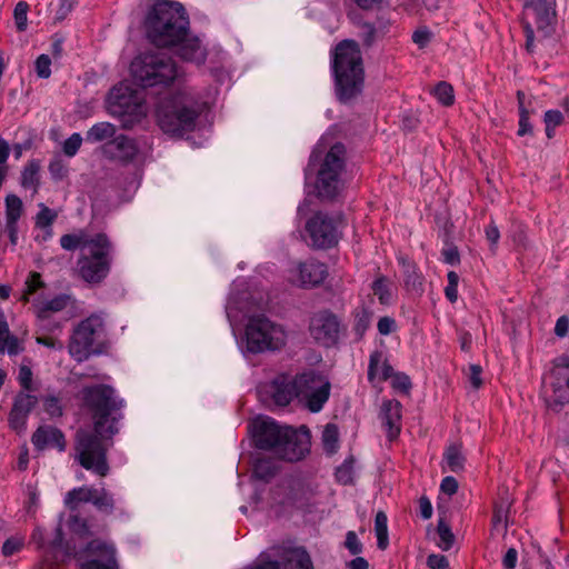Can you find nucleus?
Segmentation results:
<instances>
[{
	"instance_id": "obj_15",
	"label": "nucleus",
	"mask_w": 569,
	"mask_h": 569,
	"mask_svg": "<svg viewBox=\"0 0 569 569\" xmlns=\"http://www.w3.org/2000/svg\"><path fill=\"white\" fill-rule=\"evenodd\" d=\"M328 276L327 267L316 260L297 262L288 269V281L300 288H313L321 284Z\"/></svg>"
},
{
	"instance_id": "obj_44",
	"label": "nucleus",
	"mask_w": 569,
	"mask_h": 569,
	"mask_svg": "<svg viewBox=\"0 0 569 569\" xmlns=\"http://www.w3.org/2000/svg\"><path fill=\"white\" fill-rule=\"evenodd\" d=\"M373 293L379 298L381 303H388L391 299L390 286L386 279L379 278L372 284Z\"/></svg>"
},
{
	"instance_id": "obj_59",
	"label": "nucleus",
	"mask_w": 569,
	"mask_h": 569,
	"mask_svg": "<svg viewBox=\"0 0 569 569\" xmlns=\"http://www.w3.org/2000/svg\"><path fill=\"white\" fill-rule=\"evenodd\" d=\"M370 323V317L366 311L357 313L355 330L359 336H362L368 329Z\"/></svg>"
},
{
	"instance_id": "obj_26",
	"label": "nucleus",
	"mask_w": 569,
	"mask_h": 569,
	"mask_svg": "<svg viewBox=\"0 0 569 569\" xmlns=\"http://www.w3.org/2000/svg\"><path fill=\"white\" fill-rule=\"evenodd\" d=\"M23 350L19 339L11 335L7 320L0 318V353L8 352L10 356H16Z\"/></svg>"
},
{
	"instance_id": "obj_3",
	"label": "nucleus",
	"mask_w": 569,
	"mask_h": 569,
	"mask_svg": "<svg viewBox=\"0 0 569 569\" xmlns=\"http://www.w3.org/2000/svg\"><path fill=\"white\" fill-rule=\"evenodd\" d=\"M332 68L340 101L348 102L359 96L365 83L361 51L357 42L343 40L335 49Z\"/></svg>"
},
{
	"instance_id": "obj_4",
	"label": "nucleus",
	"mask_w": 569,
	"mask_h": 569,
	"mask_svg": "<svg viewBox=\"0 0 569 569\" xmlns=\"http://www.w3.org/2000/svg\"><path fill=\"white\" fill-rule=\"evenodd\" d=\"M193 98L178 92L162 99L157 109V120L163 132L181 136L193 130L199 116Z\"/></svg>"
},
{
	"instance_id": "obj_11",
	"label": "nucleus",
	"mask_w": 569,
	"mask_h": 569,
	"mask_svg": "<svg viewBox=\"0 0 569 569\" xmlns=\"http://www.w3.org/2000/svg\"><path fill=\"white\" fill-rule=\"evenodd\" d=\"M345 168V148L342 144H335L327 152L318 171L316 188L322 198H333L342 183L340 174Z\"/></svg>"
},
{
	"instance_id": "obj_46",
	"label": "nucleus",
	"mask_w": 569,
	"mask_h": 569,
	"mask_svg": "<svg viewBox=\"0 0 569 569\" xmlns=\"http://www.w3.org/2000/svg\"><path fill=\"white\" fill-rule=\"evenodd\" d=\"M43 287L41 276L38 272H31L26 281V290L23 292V301L29 300V296L33 295L38 289Z\"/></svg>"
},
{
	"instance_id": "obj_9",
	"label": "nucleus",
	"mask_w": 569,
	"mask_h": 569,
	"mask_svg": "<svg viewBox=\"0 0 569 569\" xmlns=\"http://www.w3.org/2000/svg\"><path fill=\"white\" fill-rule=\"evenodd\" d=\"M110 112L121 118L124 128H132L147 116V107L140 92L126 84L114 87L108 98Z\"/></svg>"
},
{
	"instance_id": "obj_29",
	"label": "nucleus",
	"mask_w": 569,
	"mask_h": 569,
	"mask_svg": "<svg viewBox=\"0 0 569 569\" xmlns=\"http://www.w3.org/2000/svg\"><path fill=\"white\" fill-rule=\"evenodd\" d=\"M23 204L21 199L16 194H8L6 197V220L7 227L14 233V226L22 216Z\"/></svg>"
},
{
	"instance_id": "obj_2",
	"label": "nucleus",
	"mask_w": 569,
	"mask_h": 569,
	"mask_svg": "<svg viewBox=\"0 0 569 569\" xmlns=\"http://www.w3.org/2000/svg\"><path fill=\"white\" fill-rule=\"evenodd\" d=\"M149 39L158 47H174L177 54L197 64L207 59L198 37L188 36L189 18L181 2H154L146 18Z\"/></svg>"
},
{
	"instance_id": "obj_63",
	"label": "nucleus",
	"mask_w": 569,
	"mask_h": 569,
	"mask_svg": "<svg viewBox=\"0 0 569 569\" xmlns=\"http://www.w3.org/2000/svg\"><path fill=\"white\" fill-rule=\"evenodd\" d=\"M22 542L18 539H8L2 546L4 556H12L21 549Z\"/></svg>"
},
{
	"instance_id": "obj_37",
	"label": "nucleus",
	"mask_w": 569,
	"mask_h": 569,
	"mask_svg": "<svg viewBox=\"0 0 569 569\" xmlns=\"http://www.w3.org/2000/svg\"><path fill=\"white\" fill-rule=\"evenodd\" d=\"M274 463L268 458H258L253 465V475L261 480H269L276 473Z\"/></svg>"
},
{
	"instance_id": "obj_32",
	"label": "nucleus",
	"mask_w": 569,
	"mask_h": 569,
	"mask_svg": "<svg viewBox=\"0 0 569 569\" xmlns=\"http://www.w3.org/2000/svg\"><path fill=\"white\" fill-rule=\"evenodd\" d=\"M92 505L104 513H112L116 509V500L113 495L104 488L96 489L92 499Z\"/></svg>"
},
{
	"instance_id": "obj_62",
	"label": "nucleus",
	"mask_w": 569,
	"mask_h": 569,
	"mask_svg": "<svg viewBox=\"0 0 569 569\" xmlns=\"http://www.w3.org/2000/svg\"><path fill=\"white\" fill-rule=\"evenodd\" d=\"M485 232H486V238L490 242L491 247H496L499 241V238H500V232H499L498 227L493 222H490L487 226Z\"/></svg>"
},
{
	"instance_id": "obj_22",
	"label": "nucleus",
	"mask_w": 569,
	"mask_h": 569,
	"mask_svg": "<svg viewBox=\"0 0 569 569\" xmlns=\"http://www.w3.org/2000/svg\"><path fill=\"white\" fill-rule=\"evenodd\" d=\"M382 425L386 427L390 440L398 437L401 429V403L397 400L382 402L380 413Z\"/></svg>"
},
{
	"instance_id": "obj_47",
	"label": "nucleus",
	"mask_w": 569,
	"mask_h": 569,
	"mask_svg": "<svg viewBox=\"0 0 569 569\" xmlns=\"http://www.w3.org/2000/svg\"><path fill=\"white\" fill-rule=\"evenodd\" d=\"M447 278L448 284L445 288V295L450 302H456L458 299L459 276L455 271H449Z\"/></svg>"
},
{
	"instance_id": "obj_33",
	"label": "nucleus",
	"mask_w": 569,
	"mask_h": 569,
	"mask_svg": "<svg viewBox=\"0 0 569 569\" xmlns=\"http://www.w3.org/2000/svg\"><path fill=\"white\" fill-rule=\"evenodd\" d=\"M116 133V127L109 122H99L92 126L86 136V139L90 142H100L110 139Z\"/></svg>"
},
{
	"instance_id": "obj_23",
	"label": "nucleus",
	"mask_w": 569,
	"mask_h": 569,
	"mask_svg": "<svg viewBox=\"0 0 569 569\" xmlns=\"http://www.w3.org/2000/svg\"><path fill=\"white\" fill-rule=\"evenodd\" d=\"M32 443L39 450L46 448H57L59 451L66 449V439L63 433L53 427H40L32 436Z\"/></svg>"
},
{
	"instance_id": "obj_18",
	"label": "nucleus",
	"mask_w": 569,
	"mask_h": 569,
	"mask_svg": "<svg viewBox=\"0 0 569 569\" xmlns=\"http://www.w3.org/2000/svg\"><path fill=\"white\" fill-rule=\"evenodd\" d=\"M522 16L527 23H535L539 31L548 34L556 22L555 2H525Z\"/></svg>"
},
{
	"instance_id": "obj_14",
	"label": "nucleus",
	"mask_w": 569,
	"mask_h": 569,
	"mask_svg": "<svg viewBox=\"0 0 569 569\" xmlns=\"http://www.w3.org/2000/svg\"><path fill=\"white\" fill-rule=\"evenodd\" d=\"M340 322L335 313L329 310H319L311 315L309 320V333L316 342L325 347L335 346L338 342Z\"/></svg>"
},
{
	"instance_id": "obj_1",
	"label": "nucleus",
	"mask_w": 569,
	"mask_h": 569,
	"mask_svg": "<svg viewBox=\"0 0 569 569\" xmlns=\"http://www.w3.org/2000/svg\"><path fill=\"white\" fill-rule=\"evenodd\" d=\"M81 398L91 416L92 428H81L76 432L73 458L83 469L104 478L110 471L107 453L119 432L123 401L108 385L84 387Z\"/></svg>"
},
{
	"instance_id": "obj_60",
	"label": "nucleus",
	"mask_w": 569,
	"mask_h": 569,
	"mask_svg": "<svg viewBox=\"0 0 569 569\" xmlns=\"http://www.w3.org/2000/svg\"><path fill=\"white\" fill-rule=\"evenodd\" d=\"M481 372V367L478 365L469 367V381L475 389H479L482 386Z\"/></svg>"
},
{
	"instance_id": "obj_58",
	"label": "nucleus",
	"mask_w": 569,
	"mask_h": 569,
	"mask_svg": "<svg viewBox=\"0 0 569 569\" xmlns=\"http://www.w3.org/2000/svg\"><path fill=\"white\" fill-rule=\"evenodd\" d=\"M378 331L382 336L390 335L396 329V321L390 317H382L378 321Z\"/></svg>"
},
{
	"instance_id": "obj_21",
	"label": "nucleus",
	"mask_w": 569,
	"mask_h": 569,
	"mask_svg": "<svg viewBox=\"0 0 569 569\" xmlns=\"http://www.w3.org/2000/svg\"><path fill=\"white\" fill-rule=\"evenodd\" d=\"M103 152L113 159L127 162L136 158L138 147L132 139L119 136L103 146Z\"/></svg>"
},
{
	"instance_id": "obj_28",
	"label": "nucleus",
	"mask_w": 569,
	"mask_h": 569,
	"mask_svg": "<svg viewBox=\"0 0 569 569\" xmlns=\"http://www.w3.org/2000/svg\"><path fill=\"white\" fill-rule=\"evenodd\" d=\"M271 395L277 406L284 407L296 397L293 380L291 382L274 381L271 386Z\"/></svg>"
},
{
	"instance_id": "obj_38",
	"label": "nucleus",
	"mask_w": 569,
	"mask_h": 569,
	"mask_svg": "<svg viewBox=\"0 0 569 569\" xmlns=\"http://www.w3.org/2000/svg\"><path fill=\"white\" fill-rule=\"evenodd\" d=\"M517 99H518L519 112H520L518 134L525 136V134L531 132V126L529 123V114L530 113L526 107V103H525L526 96L522 91L517 92Z\"/></svg>"
},
{
	"instance_id": "obj_43",
	"label": "nucleus",
	"mask_w": 569,
	"mask_h": 569,
	"mask_svg": "<svg viewBox=\"0 0 569 569\" xmlns=\"http://www.w3.org/2000/svg\"><path fill=\"white\" fill-rule=\"evenodd\" d=\"M563 120L559 110H549L545 113L546 133L548 138H552L553 129L561 124Z\"/></svg>"
},
{
	"instance_id": "obj_20",
	"label": "nucleus",
	"mask_w": 569,
	"mask_h": 569,
	"mask_svg": "<svg viewBox=\"0 0 569 569\" xmlns=\"http://www.w3.org/2000/svg\"><path fill=\"white\" fill-rule=\"evenodd\" d=\"M555 401L569 402V358L560 357L551 371Z\"/></svg>"
},
{
	"instance_id": "obj_52",
	"label": "nucleus",
	"mask_w": 569,
	"mask_h": 569,
	"mask_svg": "<svg viewBox=\"0 0 569 569\" xmlns=\"http://www.w3.org/2000/svg\"><path fill=\"white\" fill-rule=\"evenodd\" d=\"M27 12H28V4L27 2H18L14 8V21L17 29L19 31H24L27 29Z\"/></svg>"
},
{
	"instance_id": "obj_34",
	"label": "nucleus",
	"mask_w": 569,
	"mask_h": 569,
	"mask_svg": "<svg viewBox=\"0 0 569 569\" xmlns=\"http://www.w3.org/2000/svg\"><path fill=\"white\" fill-rule=\"evenodd\" d=\"M445 461L452 472L461 471L465 466V457L461 452V447L459 445L449 446L445 452Z\"/></svg>"
},
{
	"instance_id": "obj_57",
	"label": "nucleus",
	"mask_w": 569,
	"mask_h": 569,
	"mask_svg": "<svg viewBox=\"0 0 569 569\" xmlns=\"http://www.w3.org/2000/svg\"><path fill=\"white\" fill-rule=\"evenodd\" d=\"M427 565L431 569H450L448 559L442 555H430L427 559Z\"/></svg>"
},
{
	"instance_id": "obj_16",
	"label": "nucleus",
	"mask_w": 569,
	"mask_h": 569,
	"mask_svg": "<svg viewBox=\"0 0 569 569\" xmlns=\"http://www.w3.org/2000/svg\"><path fill=\"white\" fill-rule=\"evenodd\" d=\"M309 445L310 440L307 429L293 430L287 427L276 455L287 461H298L308 453Z\"/></svg>"
},
{
	"instance_id": "obj_8",
	"label": "nucleus",
	"mask_w": 569,
	"mask_h": 569,
	"mask_svg": "<svg viewBox=\"0 0 569 569\" xmlns=\"http://www.w3.org/2000/svg\"><path fill=\"white\" fill-rule=\"evenodd\" d=\"M287 338L283 326L264 316L250 318L246 327L247 348L254 353L279 350L286 346Z\"/></svg>"
},
{
	"instance_id": "obj_54",
	"label": "nucleus",
	"mask_w": 569,
	"mask_h": 569,
	"mask_svg": "<svg viewBox=\"0 0 569 569\" xmlns=\"http://www.w3.org/2000/svg\"><path fill=\"white\" fill-rule=\"evenodd\" d=\"M18 380L24 390H27V391L33 390V388H32V371L28 366H24V365L20 366Z\"/></svg>"
},
{
	"instance_id": "obj_48",
	"label": "nucleus",
	"mask_w": 569,
	"mask_h": 569,
	"mask_svg": "<svg viewBox=\"0 0 569 569\" xmlns=\"http://www.w3.org/2000/svg\"><path fill=\"white\" fill-rule=\"evenodd\" d=\"M57 214L44 204H40V211L36 217V224L40 228H48L52 224Z\"/></svg>"
},
{
	"instance_id": "obj_45",
	"label": "nucleus",
	"mask_w": 569,
	"mask_h": 569,
	"mask_svg": "<svg viewBox=\"0 0 569 569\" xmlns=\"http://www.w3.org/2000/svg\"><path fill=\"white\" fill-rule=\"evenodd\" d=\"M69 529L79 537H89L91 535L89 525L79 516H72L69 520Z\"/></svg>"
},
{
	"instance_id": "obj_64",
	"label": "nucleus",
	"mask_w": 569,
	"mask_h": 569,
	"mask_svg": "<svg viewBox=\"0 0 569 569\" xmlns=\"http://www.w3.org/2000/svg\"><path fill=\"white\" fill-rule=\"evenodd\" d=\"M443 261L449 264H458L460 261L459 252L455 247H449L442 250Z\"/></svg>"
},
{
	"instance_id": "obj_56",
	"label": "nucleus",
	"mask_w": 569,
	"mask_h": 569,
	"mask_svg": "<svg viewBox=\"0 0 569 569\" xmlns=\"http://www.w3.org/2000/svg\"><path fill=\"white\" fill-rule=\"evenodd\" d=\"M346 547L352 555H358L362 550V545L360 543L357 535L353 531H348L346 536Z\"/></svg>"
},
{
	"instance_id": "obj_61",
	"label": "nucleus",
	"mask_w": 569,
	"mask_h": 569,
	"mask_svg": "<svg viewBox=\"0 0 569 569\" xmlns=\"http://www.w3.org/2000/svg\"><path fill=\"white\" fill-rule=\"evenodd\" d=\"M440 489L442 492L447 493L448 496H452L458 490V482L453 477H446L442 479Z\"/></svg>"
},
{
	"instance_id": "obj_10",
	"label": "nucleus",
	"mask_w": 569,
	"mask_h": 569,
	"mask_svg": "<svg viewBox=\"0 0 569 569\" xmlns=\"http://www.w3.org/2000/svg\"><path fill=\"white\" fill-rule=\"evenodd\" d=\"M296 397L312 412H318L329 399L330 382L321 373L303 372L293 379Z\"/></svg>"
},
{
	"instance_id": "obj_27",
	"label": "nucleus",
	"mask_w": 569,
	"mask_h": 569,
	"mask_svg": "<svg viewBox=\"0 0 569 569\" xmlns=\"http://www.w3.org/2000/svg\"><path fill=\"white\" fill-rule=\"evenodd\" d=\"M92 236L88 234L84 230H78L74 233L63 234L60 238V246L68 251L81 248V252L90 247Z\"/></svg>"
},
{
	"instance_id": "obj_25",
	"label": "nucleus",
	"mask_w": 569,
	"mask_h": 569,
	"mask_svg": "<svg viewBox=\"0 0 569 569\" xmlns=\"http://www.w3.org/2000/svg\"><path fill=\"white\" fill-rule=\"evenodd\" d=\"M69 301V297L66 295L57 296L52 299L47 300H34L33 309L34 313L40 320L49 319L53 313L63 310Z\"/></svg>"
},
{
	"instance_id": "obj_55",
	"label": "nucleus",
	"mask_w": 569,
	"mask_h": 569,
	"mask_svg": "<svg viewBox=\"0 0 569 569\" xmlns=\"http://www.w3.org/2000/svg\"><path fill=\"white\" fill-rule=\"evenodd\" d=\"M431 39V33L426 28L416 30L412 34V41L419 47L425 48Z\"/></svg>"
},
{
	"instance_id": "obj_7",
	"label": "nucleus",
	"mask_w": 569,
	"mask_h": 569,
	"mask_svg": "<svg viewBox=\"0 0 569 569\" xmlns=\"http://www.w3.org/2000/svg\"><path fill=\"white\" fill-rule=\"evenodd\" d=\"M133 79L143 87L169 83L178 77L173 60L163 53H143L131 62Z\"/></svg>"
},
{
	"instance_id": "obj_30",
	"label": "nucleus",
	"mask_w": 569,
	"mask_h": 569,
	"mask_svg": "<svg viewBox=\"0 0 569 569\" xmlns=\"http://www.w3.org/2000/svg\"><path fill=\"white\" fill-rule=\"evenodd\" d=\"M21 186L38 192L40 186V163L37 160L28 161L21 172Z\"/></svg>"
},
{
	"instance_id": "obj_39",
	"label": "nucleus",
	"mask_w": 569,
	"mask_h": 569,
	"mask_svg": "<svg viewBox=\"0 0 569 569\" xmlns=\"http://www.w3.org/2000/svg\"><path fill=\"white\" fill-rule=\"evenodd\" d=\"M432 93L437 100L446 107L452 106L455 102L453 88L446 81L439 82L432 90Z\"/></svg>"
},
{
	"instance_id": "obj_53",
	"label": "nucleus",
	"mask_w": 569,
	"mask_h": 569,
	"mask_svg": "<svg viewBox=\"0 0 569 569\" xmlns=\"http://www.w3.org/2000/svg\"><path fill=\"white\" fill-rule=\"evenodd\" d=\"M82 143V137L80 133L71 134L63 143V152L68 157H73Z\"/></svg>"
},
{
	"instance_id": "obj_31",
	"label": "nucleus",
	"mask_w": 569,
	"mask_h": 569,
	"mask_svg": "<svg viewBox=\"0 0 569 569\" xmlns=\"http://www.w3.org/2000/svg\"><path fill=\"white\" fill-rule=\"evenodd\" d=\"M94 495V488L82 486L79 488H74L67 492L64 497V505L70 510H76L81 502H91Z\"/></svg>"
},
{
	"instance_id": "obj_17",
	"label": "nucleus",
	"mask_w": 569,
	"mask_h": 569,
	"mask_svg": "<svg viewBox=\"0 0 569 569\" xmlns=\"http://www.w3.org/2000/svg\"><path fill=\"white\" fill-rule=\"evenodd\" d=\"M86 552L90 557H97V559L83 562L81 569H118L116 548L112 542L102 539H93L88 543Z\"/></svg>"
},
{
	"instance_id": "obj_40",
	"label": "nucleus",
	"mask_w": 569,
	"mask_h": 569,
	"mask_svg": "<svg viewBox=\"0 0 569 569\" xmlns=\"http://www.w3.org/2000/svg\"><path fill=\"white\" fill-rule=\"evenodd\" d=\"M437 531L439 536L437 546L445 551L449 550L455 542V536L451 532L450 527L442 519H440L438 522Z\"/></svg>"
},
{
	"instance_id": "obj_50",
	"label": "nucleus",
	"mask_w": 569,
	"mask_h": 569,
	"mask_svg": "<svg viewBox=\"0 0 569 569\" xmlns=\"http://www.w3.org/2000/svg\"><path fill=\"white\" fill-rule=\"evenodd\" d=\"M389 379L391 380L392 388H395L401 392H405V393L409 392V390L411 388V382L407 375L400 373V372H393V370H392L391 377H389Z\"/></svg>"
},
{
	"instance_id": "obj_19",
	"label": "nucleus",
	"mask_w": 569,
	"mask_h": 569,
	"mask_svg": "<svg viewBox=\"0 0 569 569\" xmlns=\"http://www.w3.org/2000/svg\"><path fill=\"white\" fill-rule=\"evenodd\" d=\"M286 426H279L271 419H258L253 422V438L258 448L277 451Z\"/></svg>"
},
{
	"instance_id": "obj_36",
	"label": "nucleus",
	"mask_w": 569,
	"mask_h": 569,
	"mask_svg": "<svg viewBox=\"0 0 569 569\" xmlns=\"http://www.w3.org/2000/svg\"><path fill=\"white\" fill-rule=\"evenodd\" d=\"M375 531L378 548L385 550L388 547V518L383 511H379L375 518Z\"/></svg>"
},
{
	"instance_id": "obj_5",
	"label": "nucleus",
	"mask_w": 569,
	"mask_h": 569,
	"mask_svg": "<svg viewBox=\"0 0 569 569\" xmlns=\"http://www.w3.org/2000/svg\"><path fill=\"white\" fill-rule=\"evenodd\" d=\"M113 247L107 234L94 233L90 247L77 261L79 277L90 283H101L109 274L112 264Z\"/></svg>"
},
{
	"instance_id": "obj_41",
	"label": "nucleus",
	"mask_w": 569,
	"mask_h": 569,
	"mask_svg": "<svg viewBox=\"0 0 569 569\" xmlns=\"http://www.w3.org/2000/svg\"><path fill=\"white\" fill-rule=\"evenodd\" d=\"M42 405L44 411L51 418H60L63 415V407L61 403V398L53 395H48L42 398Z\"/></svg>"
},
{
	"instance_id": "obj_13",
	"label": "nucleus",
	"mask_w": 569,
	"mask_h": 569,
	"mask_svg": "<svg viewBox=\"0 0 569 569\" xmlns=\"http://www.w3.org/2000/svg\"><path fill=\"white\" fill-rule=\"evenodd\" d=\"M306 230L312 246L317 248H331L338 243L341 237L340 222L323 213H316L311 217L306 224Z\"/></svg>"
},
{
	"instance_id": "obj_35",
	"label": "nucleus",
	"mask_w": 569,
	"mask_h": 569,
	"mask_svg": "<svg viewBox=\"0 0 569 569\" xmlns=\"http://www.w3.org/2000/svg\"><path fill=\"white\" fill-rule=\"evenodd\" d=\"M322 445L327 453H335L339 448V430L333 423H328L322 431Z\"/></svg>"
},
{
	"instance_id": "obj_51",
	"label": "nucleus",
	"mask_w": 569,
	"mask_h": 569,
	"mask_svg": "<svg viewBox=\"0 0 569 569\" xmlns=\"http://www.w3.org/2000/svg\"><path fill=\"white\" fill-rule=\"evenodd\" d=\"M28 415L17 409L14 406L11 409L10 416H9V422L10 426L16 431H22L26 429Z\"/></svg>"
},
{
	"instance_id": "obj_24",
	"label": "nucleus",
	"mask_w": 569,
	"mask_h": 569,
	"mask_svg": "<svg viewBox=\"0 0 569 569\" xmlns=\"http://www.w3.org/2000/svg\"><path fill=\"white\" fill-rule=\"evenodd\" d=\"M392 368L388 363L386 356L381 351H375L370 355L368 367V379L373 385L380 383L391 377Z\"/></svg>"
},
{
	"instance_id": "obj_12",
	"label": "nucleus",
	"mask_w": 569,
	"mask_h": 569,
	"mask_svg": "<svg viewBox=\"0 0 569 569\" xmlns=\"http://www.w3.org/2000/svg\"><path fill=\"white\" fill-rule=\"evenodd\" d=\"M279 560H272L268 553H262L258 560L244 569H281L283 565L288 569H313L308 552L302 548L273 549Z\"/></svg>"
},
{
	"instance_id": "obj_49",
	"label": "nucleus",
	"mask_w": 569,
	"mask_h": 569,
	"mask_svg": "<svg viewBox=\"0 0 569 569\" xmlns=\"http://www.w3.org/2000/svg\"><path fill=\"white\" fill-rule=\"evenodd\" d=\"M51 59L47 54H40L36 62L34 69L39 78L48 79L51 76Z\"/></svg>"
},
{
	"instance_id": "obj_6",
	"label": "nucleus",
	"mask_w": 569,
	"mask_h": 569,
	"mask_svg": "<svg viewBox=\"0 0 569 569\" xmlns=\"http://www.w3.org/2000/svg\"><path fill=\"white\" fill-rule=\"evenodd\" d=\"M106 321L101 313H92L81 320L72 330L69 355L78 362L87 360L99 348L106 337Z\"/></svg>"
},
{
	"instance_id": "obj_42",
	"label": "nucleus",
	"mask_w": 569,
	"mask_h": 569,
	"mask_svg": "<svg viewBox=\"0 0 569 569\" xmlns=\"http://www.w3.org/2000/svg\"><path fill=\"white\" fill-rule=\"evenodd\" d=\"M37 403L38 399L36 396H32L28 392H19L14 399L13 406L29 416Z\"/></svg>"
}]
</instances>
